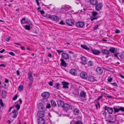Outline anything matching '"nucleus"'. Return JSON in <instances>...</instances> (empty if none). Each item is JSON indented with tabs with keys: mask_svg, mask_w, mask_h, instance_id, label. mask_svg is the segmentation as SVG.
<instances>
[{
	"mask_svg": "<svg viewBox=\"0 0 124 124\" xmlns=\"http://www.w3.org/2000/svg\"><path fill=\"white\" fill-rule=\"evenodd\" d=\"M113 108L114 109V113L118 112L120 110L124 112V107H123L118 106L114 107Z\"/></svg>",
	"mask_w": 124,
	"mask_h": 124,
	"instance_id": "1",
	"label": "nucleus"
},
{
	"mask_svg": "<svg viewBox=\"0 0 124 124\" xmlns=\"http://www.w3.org/2000/svg\"><path fill=\"white\" fill-rule=\"evenodd\" d=\"M69 72L71 75L74 76H77L78 74V71L75 69H71L69 71Z\"/></svg>",
	"mask_w": 124,
	"mask_h": 124,
	"instance_id": "2",
	"label": "nucleus"
},
{
	"mask_svg": "<svg viewBox=\"0 0 124 124\" xmlns=\"http://www.w3.org/2000/svg\"><path fill=\"white\" fill-rule=\"evenodd\" d=\"M63 108H64V110H65L66 112H70L69 111L70 108V104L66 103H65Z\"/></svg>",
	"mask_w": 124,
	"mask_h": 124,
	"instance_id": "3",
	"label": "nucleus"
},
{
	"mask_svg": "<svg viewBox=\"0 0 124 124\" xmlns=\"http://www.w3.org/2000/svg\"><path fill=\"white\" fill-rule=\"evenodd\" d=\"M46 113L45 112L42 111H38L37 113L38 116L39 118L44 117L45 116Z\"/></svg>",
	"mask_w": 124,
	"mask_h": 124,
	"instance_id": "4",
	"label": "nucleus"
},
{
	"mask_svg": "<svg viewBox=\"0 0 124 124\" xmlns=\"http://www.w3.org/2000/svg\"><path fill=\"white\" fill-rule=\"evenodd\" d=\"M105 110H107L108 113L110 114H111L113 112V110L112 108L107 107V106H105L104 108Z\"/></svg>",
	"mask_w": 124,
	"mask_h": 124,
	"instance_id": "5",
	"label": "nucleus"
},
{
	"mask_svg": "<svg viewBox=\"0 0 124 124\" xmlns=\"http://www.w3.org/2000/svg\"><path fill=\"white\" fill-rule=\"evenodd\" d=\"M81 77L82 79H85L87 78V73L85 72H83L80 74Z\"/></svg>",
	"mask_w": 124,
	"mask_h": 124,
	"instance_id": "6",
	"label": "nucleus"
},
{
	"mask_svg": "<svg viewBox=\"0 0 124 124\" xmlns=\"http://www.w3.org/2000/svg\"><path fill=\"white\" fill-rule=\"evenodd\" d=\"M17 114V112L15 109L13 110L12 112L10 113L12 117L14 118H15L16 117Z\"/></svg>",
	"mask_w": 124,
	"mask_h": 124,
	"instance_id": "7",
	"label": "nucleus"
},
{
	"mask_svg": "<svg viewBox=\"0 0 124 124\" xmlns=\"http://www.w3.org/2000/svg\"><path fill=\"white\" fill-rule=\"evenodd\" d=\"M92 13L93 17H91V20L93 21L94 20L97 19L98 17L95 16L98 14V13L96 12L93 11L92 12Z\"/></svg>",
	"mask_w": 124,
	"mask_h": 124,
	"instance_id": "8",
	"label": "nucleus"
},
{
	"mask_svg": "<svg viewBox=\"0 0 124 124\" xmlns=\"http://www.w3.org/2000/svg\"><path fill=\"white\" fill-rule=\"evenodd\" d=\"M85 23L84 22H78L76 23V26L78 27L82 28L84 26Z\"/></svg>",
	"mask_w": 124,
	"mask_h": 124,
	"instance_id": "9",
	"label": "nucleus"
},
{
	"mask_svg": "<svg viewBox=\"0 0 124 124\" xmlns=\"http://www.w3.org/2000/svg\"><path fill=\"white\" fill-rule=\"evenodd\" d=\"M41 96L43 98L47 99L49 96V93L48 92H45L41 94Z\"/></svg>",
	"mask_w": 124,
	"mask_h": 124,
	"instance_id": "10",
	"label": "nucleus"
},
{
	"mask_svg": "<svg viewBox=\"0 0 124 124\" xmlns=\"http://www.w3.org/2000/svg\"><path fill=\"white\" fill-rule=\"evenodd\" d=\"M102 6L101 3H99L97 4L95 6L96 9L97 11H99L101 9Z\"/></svg>",
	"mask_w": 124,
	"mask_h": 124,
	"instance_id": "11",
	"label": "nucleus"
},
{
	"mask_svg": "<svg viewBox=\"0 0 124 124\" xmlns=\"http://www.w3.org/2000/svg\"><path fill=\"white\" fill-rule=\"evenodd\" d=\"M62 56L63 58L66 60L69 59V55L65 53H62Z\"/></svg>",
	"mask_w": 124,
	"mask_h": 124,
	"instance_id": "12",
	"label": "nucleus"
},
{
	"mask_svg": "<svg viewBox=\"0 0 124 124\" xmlns=\"http://www.w3.org/2000/svg\"><path fill=\"white\" fill-rule=\"evenodd\" d=\"M74 21L71 19H68L66 20V23L69 25L72 26L74 24Z\"/></svg>",
	"mask_w": 124,
	"mask_h": 124,
	"instance_id": "13",
	"label": "nucleus"
},
{
	"mask_svg": "<svg viewBox=\"0 0 124 124\" xmlns=\"http://www.w3.org/2000/svg\"><path fill=\"white\" fill-rule=\"evenodd\" d=\"M96 70L98 73L100 75H101L103 72V69L100 67H98Z\"/></svg>",
	"mask_w": 124,
	"mask_h": 124,
	"instance_id": "14",
	"label": "nucleus"
},
{
	"mask_svg": "<svg viewBox=\"0 0 124 124\" xmlns=\"http://www.w3.org/2000/svg\"><path fill=\"white\" fill-rule=\"evenodd\" d=\"M117 48L113 47H111L109 49V52L111 53L114 54L116 53Z\"/></svg>",
	"mask_w": 124,
	"mask_h": 124,
	"instance_id": "15",
	"label": "nucleus"
},
{
	"mask_svg": "<svg viewBox=\"0 0 124 124\" xmlns=\"http://www.w3.org/2000/svg\"><path fill=\"white\" fill-rule=\"evenodd\" d=\"M65 104L63 101L61 100H59L57 101V104L58 106L59 107H62L63 108Z\"/></svg>",
	"mask_w": 124,
	"mask_h": 124,
	"instance_id": "16",
	"label": "nucleus"
},
{
	"mask_svg": "<svg viewBox=\"0 0 124 124\" xmlns=\"http://www.w3.org/2000/svg\"><path fill=\"white\" fill-rule=\"evenodd\" d=\"M80 59L81 60V62L84 64H85L87 63V59L85 57L82 56L80 58Z\"/></svg>",
	"mask_w": 124,
	"mask_h": 124,
	"instance_id": "17",
	"label": "nucleus"
},
{
	"mask_svg": "<svg viewBox=\"0 0 124 124\" xmlns=\"http://www.w3.org/2000/svg\"><path fill=\"white\" fill-rule=\"evenodd\" d=\"M62 84L63 88L67 89L69 88V83H68L65 82H62Z\"/></svg>",
	"mask_w": 124,
	"mask_h": 124,
	"instance_id": "18",
	"label": "nucleus"
},
{
	"mask_svg": "<svg viewBox=\"0 0 124 124\" xmlns=\"http://www.w3.org/2000/svg\"><path fill=\"white\" fill-rule=\"evenodd\" d=\"M45 120L43 118H39L38 119V124H44Z\"/></svg>",
	"mask_w": 124,
	"mask_h": 124,
	"instance_id": "19",
	"label": "nucleus"
},
{
	"mask_svg": "<svg viewBox=\"0 0 124 124\" xmlns=\"http://www.w3.org/2000/svg\"><path fill=\"white\" fill-rule=\"evenodd\" d=\"M80 96L81 98H85L86 97V93L83 91H81L80 94Z\"/></svg>",
	"mask_w": 124,
	"mask_h": 124,
	"instance_id": "20",
	"label": "nucleus"
},
{
	"mask_svg": "<svg viewBox=\"0 0 124 124\" xmlns=\"http://www.w3.org/2000/svg\"><path fill=\"white\" fill-rule=\"evenodd\" d=\"M59 18L56 16L52 15L51 20L54 21H57L59 20Z\"/></svg>",
	"mask_w": 124,
	"mask_h": 124,
	"instance_id": "21",
	"label": "nucleus"
},
{
	"mask_svg": "<svg viewBox=\"0 0 124 124\" xmlns=\"http://www.w3.org/2000/svg\"><path fill=\"white\" fill-rule=\"evenodd\" d=\"M88 81L91 82H93L95 80V78L93 76H89L88 77Z\"/></svg>",
	"mask_w": 124,
	"mask_h": 124,
	"instance_id": "22",
	"label": "nucleus"
},
{
	"mask_svg": "<svg viewBox=\"0 0 124 124\" xmlns=\"http://www.w3.org/2000/svg\"><path fill=\"white\" fill-rule=\"evenodd\" d=\"M90 3L93 5H96L98 3V0H90Z\"/></svg>",
	"mask_w": 124,
	"mask_h": 124,
	"instance_id": "23",
	"label": "nucleus"
},
{
	"mask_svg": "<svg viewBox=\"0 0 124 124\" xmlns=\"http://www.w3.org/2000/svg\"><path fill=\"white\" fill-rule=\"evenodd\" d=\"M7 92L5 90L2 91L1 95L3 98H5L6 96Z\"/></svg>",
	"mask_w": 124,
	"mask_h": 124,
	"instance_id": "24",
	"label": "nucleus"
},
{
	"mask_svg": "<svg viewBox=\"0 0 124 124\" xmlns=\"http://www.w3.org/2000/svg\"><path fill=\"white\" fill-rule=\"evenodd\" d=\"M102 52L103 54H106L108 55H109L110 53L109 50L108 51L106 49L102 50Z\"/></svg>",
	"mask_w": 124,
	"mask_h": 124,
	"instance_id": "25",
	"label": "nucleus"
},
{
	"mask_svg": "<svg viewBox=\"0 0 124 124\" xmlns=\"http://www.w3.org/2000/svg\"><path fill=\"white\" fill-rule=\"evenodd\" d=\"M92 53L95 55H98L100 53V52L96 50H92Z\"/></svg>",
	"mask_w": 124,
	"mask_h": 124,
	"instance_id": "26",
	"label": "nucleus"
},
{
	"mask_svg": "<svg viewBox=\"0 0 124 124\" xmlns=\"http://www.w3.org/2000/svg\"><path fill=\"white\" fill-rule=\"evenodd\" d=\"M61 64L62 66H63L64 67L66 66L67 64L63 59H61Z\"/></svg>",
	"mask_w": 124,
	"mask_h": 124,
	"instance_id": "27",
	"label": "nucleus"
},
{
	"mask_svg": "<svg viewBox=\"0 0 124 124\" xmlns=\"http://www.w3.org/2000/svg\"><path fill=\"white\" fill-rule=\"evenodd\" d=\"M29 76V78L30 81H33V78L31 73H29L28 74Z\"/></svg>",
	"mask_w": 124,
	"mask_h": 124,
	"instance_id": "28",
	"label": "nucleus"
},
{
	"mask_svg": "<svg viewBox=\"0 0 124 124\" xmlns=\"http://www.w3.org/2000/svg\"><path fill=\"white\" fill-rule=\"evenodd\" d=\"M43 106L42 103H40L38 106V108L39 110H43L44 108Z\"/></svg>",
	"mask_w": 124,
	"mask_h": 124,
	"instance_id": "29",
	"label": "nucleus"
},
{
	"mask_svg": "<svg viewBox=\"0 0 124 124\" xmlns=\"http://www.w3.org/2000/svg\"><path fill=\"white\" fill-rule=\"evenodd\" d=\"M25 18H23L22 20H21V22L22 24H24L25 23H28L27 21L25 20Z\"/></svg>",
	"mask_w": 124,
	"mask_h": 124,
	"instance_id": "30",
	"label": "nucleus"
},
{
	"mask_svg": "<svg viewBox=\"0 0 124 124\" xmlns=\"http://www.w3.org/2000/svg\"><path fill=\"white\" fill-rule=\"evenodd\" d=\"M60 84L59 83H57L54 84V87L56 89H59L60 88Z\"/></svg>",
	"mask_w": 124,
	"mask_h": 124,
	"instance_id": "31",
	"label": "nucleus"
},
{
	"mask_svg": "<svg viewBox=\"0 0 124 124\" xmlns=\"http://www.w3.org/2000/svg\"><path fill=\"white\" fill-rule=\"evenodd\" d=\"M51 103L52 106L55 107L56 106V104L55 102L53 100L51 101Z\"/></svg>",
	"mask_w": 124,
	"mask_h": 124,
	"instance_id": "32",
	"label": "nucleus"
},
{
	"mask_svg": "<svg viewBox=\"0 0 124 124\" xmlns=\"http://www.w3.org/2000/svg\"><path fill=\"white\" fill-rule=\"evenodd\" d=\"M52 15L50 14H46L44 16L46 17L47 18H49L51 20Z\"/></svg>",
	"mask_w": 124,
	"mask_h": 124,
	"instance_id": "33",
	"label": "nucleus"
},
{
	"mask_svg": "<svg viewBox=\"0 0 124 124\" xmlns=\"http://www.w3.org/2000/svg\"><path fill=\"white\" fill-rule=\"evenodd\" d=\"M73 111L75 115H76L78 114L79 113V110L77 108H76Z\"/></svg>",
	"mask_w": 124,
	"mask_h": 124,
	"instance_id": "34",
	"label": "nucleus"
},
{
	"mask_svg": "<svg viewBox=\"0 0 124 124\" xmlns=\"http://www.w3.org/2000/svg\"><path fill=\"white\" fill-rule=\"evenodd\" d=\"M81 46L83 48L87 50L89 49V48L87 46L85 45H81Z\"/></svg>",
	"mask_w": 124,
	"mask_h": 124,
	"instance_id": "35",
	"label": "nucleus"
},
{
	"mask_svg": "<svg viewBox=\"0 0 124 124\" xmlns=\"http://www.w3.org/2000/svg\"><path fill=\"white\" fill-rule=\"evenodd\" d=\"M88 66H93L94 63L91 60H90L89 61L88 63Z\"/></svg>",
	"mask_w": 124,
	"mask_h": 124,
	"instance_id": "36",
	"label": "nucleus"
},
{
	"mask_svg": "<svg viewBox=\"0 0 124 124\" xmlns=\"http://www.w3.org/2000/svg\"><path fill=\"white\" fill-rule=\"evenodd\" d=\"M42 102L45 104H46L48 102V101L47 99L43 98Z\"/></svg>",
	"mask_w": 124,
	"mask_h": 124,
	"instance_id": "37",
	"label": "nucleus"
},
{
	"mask_svg": "<svg viewBox=\"0 0 124 124\" xmlns=\"http://www.w3.org/2000/svg\"><path fill=\"white\" fill-rule=\"evenodd\" d=\"M23 89V86L22 85H21L19 86L18 88V90L19 92H21Z\"/></svg>",
	"mask_w": 124,
	"mask_h": 124,
	"instance_id": "38",
	"label": "nucleus"
},
{
	"mask_svg": "<svg viewBox=\"0 0 124 124\" xmlns=\"http://www.w3.org/2000/svg\"><path fill=\"white\" fill-rule=\"evenodd\" d=\"M24 28L25 29L30 30H31L30 26L28 25H26L24 26Z\"/></svg>",
	"mask_w": 124,
	"mask_h": 124,
	"instance_id": "39",
	"label": "nucleus"
},
{
	"mask_svg": "<svg viewBox=\"0 0 124 124\" xmlns=\"http://www.w3.org/2000/svg\"><path fill=\"white\" fill-rule=\"evenodd\" d=\"M76 108L74 106L72 105H70V108L69 110H71V111H73Z\"/></svg>",
	"mask_w": 124,
	"mask_h": 124,
	"instance_id": "40",
	"label": "nucleus"
},
{
	"mask_svg": "<svg viewBox=\"0 0 124 124\" xmlns=\"http://www.w3.org/2000/svg\"><path fill=\"white\" fill-rule=\"evenodd\" d=\"M73 93L76 95V97H77L79 93L78 91H75L73 92Z\"/></svg>",
	"mask_w": 124,
	"mask_h": 124,
	"instance_id": "41",
	"label": "nucleus"
},
{
	"mask_svg": "<svg viewBox=\"0 0 124 124\" xmlns=\"http://www.w3.org/2000/svg\"><path fill=\"white\" fill-rule=\"evenodd\" d=\"M114 56L116 57V58L118 60H119L120 61V60L119 59V57L118 56V54H119L118 53H117V52L116 51V53H114Z\"/></svg>",
	"mask_w": 124,
	"mask_h": 124,
	"instance_id": "42",
	"label": "nucleus"
},
{
	"mask_svg": "<svg viewBox=\"0 0 124 124\" xmlns=\"http://www.w3.org/2000/svg\"><path fill=\"white\" fill-rule=\"evenodd\" d=\"M120 56L121 59H124V53H122V54H120Z\"/></svg>",
	"mask_w": 124,
	"mask_h": 124,
	"instance_id": "43",
	"label": "nucleus"
},
{
	"mask_svg": "<svg viewBox=\"0 0 124 124\" xmlns=\"http://www.w3.org/2000/svg\"><path fill=\"white\" fill-rule=\"evenodd\" d=\"M0 104L3 107L5 106V105L2 102V100L1 99L0 100Z\"/></svg>",
	"mask_w": 124,
	"mask_h": 124,
	"instance_id": "44",
	"label": "nucleus"
},
{
	"mask_svg": "<svg viewBox=\"0 0 124 124\" xmlns=\"http://www.w3.org/2000/svg\"><path fill=\"white\" fill-rule=\"evenodd\" d=\"M46 107L48 108H50L51 107V105L50 103H48L46 104Z\"/></svg>",
	"mask_w": 124,
	"mask_h": 124,
	"instance_id": "45",
	"label": "nucleus"
},
{
	"mask_svg": "<svg viewBox=\"0 0 124 124\" xmlns=\"http://www.w3.org/2000/svg\"><path fill=\"white\" fill-rule=\"evenodd\" d=\"M108 82H111L113 80V79L111 78L108 77Z\"/></svg>",
	"mask_w": 124,
	"mask_h": 124,
	"instance_id": "46",
	"label": "nucleus"
},
{
	"mask_svg": "<svg viewBox=\"0 0 124 124\" xmlns=\"http://www.w3.org/2000/svg\"><path fill=\"white\" fill-rule=\"evenodd\" d=\"M99 26L98 24L95 25L93 27V29L94 30H96L98 28Z\"/></svg>",
	"mask_w": 124,
	"mask_h": 124,
	"instance_id": "47",
	"label": "nucleus"
},
{
	"mask_svg": "<svg viewBox=\"0 0 124 124\" xmlns=\"http://www.w3.org/2000/svg\"><path fill=\"white\" fill-rule=\"evenodd\" d=\"M15 107L17 109V110H18L20 108V106L18 104H17L16 105Z\"/></svg>",
	"mask_w": 124,
	"mask_h": 124,
	"instance_id": "48",
	"label": "nucleus"
},
{
	"mask_svg": "<svg viewBox=\"0 0 124 124\" xmlns=\"http://www.w3.org/2000/svg\"><path fill=\"white\" fill-rule=\"evenodd\" d=\"M102 114L104 116H106L107 114V113L105 111V110L102 111Z\"/></svg>",
	"mask_w": 124,
	"mask_h": 124,
	"instance_id": "49",
	"label": "nucleus"
},
{
	"mask_svg": "<svg viewBox=\"0 0 124 124\" xmlns=\"http://www.w3.org/2000/svg\"><path fill=\"white\" fill-rule=\"evenodd\" d=\"M33 81H30L29 82V87L30 88H31V85L32 84V83Z\"/></svg>",
	"mask_w": 124,
	"mask_h": 124,
	"instance_id": "50",
	"label": "nucleus"
},
{
	"mask_svg": "<svg viewBox=\"0 0 124 124\" xmlns=\"http://www.w3.org/2000/svg\"><path fill=\"white\" fill-rule=\"evenodd\" d=\"M11 38V37L10 36H9L8 37L6 38V40L7 42H8L9 39Z\"/></svg>",
	"mask_w": 124,
	"mask_h": 124,
	"instance_id": "51",
	"label": "nucleus"
},
{
	"mask_svg": "<svg viewBox=\"0 0 124 124\" xmlns=\"http://www.w3.org/2000/svg\"><path fill=\"white\" fill-rule=\"evenodd\" d=\"M17 95L16 94L14 97L13 98V100L14 101L16 100L17 98Z\"/></svg>",
	"mask_w": 124,
	"mask_h": 124,
	"instance_id": "52",
	"label": "nucleus"
},
{
	"mask_svg": "<svg viewBox=\"0 0 124 124\" xmlns=\"http://www.w3.org/2000/svg\"><path fill=\"white\" fill-rule=\"evenodd\" d=\"M102 97V96L101 95L100 96H99L98 97V98H97L96 100V101H99L100 100V99Z\"/></svg>",
	"mask_w": 124,
	"mask_h": 124,
	"instance_id": "53",
	"label": "nucleus"
},
{
	"mask_svg": "<svg viewBox=\"0 0 124 124\" xmlns=\"http://www.w3.org/2000/svg\"><path fill=\"white\" fill-rule=\"evenodd\" d=\"M75 124H83L80 121H77L75 122Z\"/></svg>",
	"mask_w": 124,
	"mask_h": 124,
	"instance_id": "54",
	"label": "nucleus"
},
{
	"mask_svg": "<svg viewBox=\"0 0 124 124\" xmlns=\"http://www.w3.org/2000/svg\"><path fill=\"white\" fill-rule=\"evenodd\" d=\"M112 85L115 86H117V85L116 83L115 82L114 83H110Z\"/></svg>",
	"mask_w": 124,
	"mask_h": 124,
	"instance_id": "55",
	"label": "nucleus"
},
{
	"mask_svg": "<svg viewBox=\"0 0 124 124\" xmlns=\"http://www.w3.org/2000/svg\"><path fill=\"white\" fill-rule=\"evenodd\" d=\"M120 32V31L116 29L115 31V33H119Z\"/></svg>",
	"mask_w": 124,
	"mask_h": 124,
	"instance_id": "56",
	"label": "nucleus"
},
{
	"mask_svg": "<svg viewBox=\"0 0 124 124\" xmlns=\"http://www.w3.org/2000/svg\"><path fill=\"white\" fill-rule=\"evenodd\" d=\"M9 54L12 56H14L15 55L14 53L12 52H9Z\"/></svg>",
	"mask_w": 124,
	"mask_h": 124,
	"instance_id": "57",
	"label": "nucleus"
},
{
	"mask_svg": "<svg viewBox=\"0 0 124 124\" xmlns=\"http://www.w3.org/2000/svg\"><path fill=\"white\" fill-rule=\"evenodd\" d=\"M56 51L59 54H60L61 52H63L64 51L63 50H57Z\"/></svg>",
	"mask_w": 124,
	"mask_h": 124,
	"instance_id": "58",
	"label": "nucleus"
},
{
	"mask_svg": "<svg viewBox=\"0 0 124 124\" xmlns=\"http://www.w3.org/2000/svg\"><path fill=\"white\" fill-rule=\"evenodd\" d=\"M39 11L42 15L44 14L45 13V12L43 10H39Z\"/></svg>",
	"mask_w": 124,
	"mask_h": 124,
	"instance_id": "59",
	"label": "nucleus"
},
{
	"mask_svg": "<svg viewBox=\"0 0 124 124\" xmlns=\"http://www.w3.org/2000/svg\"><path fill=\"white\" fill-rule=\"evenodd\" d=\"M59 23L61 24L64 25L65 24L62 21L61 22H59Z\"/></svg>",
	"mask_w": 124,
	"mask_h": 124,
	"instance_id": "60",
	"label": "nucleus"
},
{
	"mask_svg": "<svg viewBox=\"0 0 124 124\" xmlns=\"http://www.w3.org/2000/svg\"><path fill=\"white\" fill-rule=\"evenodd\" d=\"M49 84L51 86H52L53 85V83L52 82H50L49 83Z\"/></svg>",
	"mask_w": 124,
	"mask_h": 124,
	"instance_id": "61",
	"label": "nucleus"
},
{
	"mask_svg": "<svg viewBox=\"0 0 124 124\" xmlns=\"http://www.w3.org/2000/svg\"><path fill=\"white\" fill-rule=\"evenodd\" d=\"M0 67H5V66L4 64H2L0 65Z\"/></svg>",
	"mask_w": 124,
	"mask_h": 124,
	"instance_id": "62",
	"label": "nucleus"
},
{
	"mask_svg": "<svg viewBox=\"0 0 124 124\" xmlns=\"http://www.w3.org/2000/svg\"><path fill=\"white\" fill-rule=\"evenodd\" d=\"M5 51V50L4 49H3L2 50H1L0 51V53H3Z\"/></svg>",
	"mask_w": 124,
	"mask_h": 124,
	"instance_id": "63",
	"label": "nucleus"
},
{
	"mask_svg": "<svg viewBox=\"0 0 124 124\" xmlns=\"http://www.w3.org/2000/svg\"><path fill=\"white\" fill-rule=\"evenodd\" d=\"M21 49H22L23 50H24L25 49V48L23 46H21Z\"/></svg>",
	"mask_w": 124,
	"mask_h": 124,
	"instance_id": "64",
	"label": "nucleus"
}]
</instances>
